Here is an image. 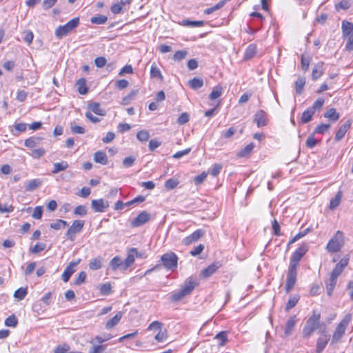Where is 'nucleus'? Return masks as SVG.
Returning <instances> with one entry per match:
<instances>
[{"instance_id":"f8f14e48","label":"nucleus","mask_w":353,"mask_h":353,"mask_svg":"<svg viewBox=\"0 0 353 353\" xmlns=\"http://www.w3.org/2000/svg\"><path fill=\"white\" fill-rule=\"evenodd\" d=\"M330 340V335L327 333V331L323 329L321 331V335L319 336L316 341V353H321L323 350L325 348L328 341Z\"/></svg>"},{"instance_id":"58836bf2","label":"nucleus","mask_w":353,"mask_h":353,"mask_svg":"<svg viewBox=\"0 0 353 353\" xmlns=\"http://www.w3.org/2000/svg\"><path fill=\"white\" fill-rule=\"evenodd\" d=\"M256 53V47L254 44H250L246 49L245 52V59H251Z\"/></svg>"},{"instance_id":"6e6552de","label":"nucleus","mask_w":353,"mask_h":353,"mask_svg":"<svg viewBox=\"0 0 353 353\" xmlns=\"http://www.w3.org/2000/svg\"><path fill=\"white\" fill-rule=\"evenodd\" d=\"M161 260L165 268L168 270L176 269L178 264V256L174 252H167L161 256Z\"/></svg>"},{"instance_id":"a19ab883","label":"nucleus","mask_w":353,"mask_h":353,"mask_svg":"<svg viewBox=\"0 0 353 353\" xmlns=\"http://www.w3.org/2000/svg\"><path fill=\"white\" fill-rule=\"evenodd\" d=\"M68 225L67 221L62 219H57L55 222L50 224V228L54 230H59Z\"/></svg>"},{"instance_id":"774afa93","label":"nucleus","mask_w":353,"mask_h":353,"mask_svg":"<svg viewBox=\"0 0 353 353\" xmlns=\"http://www.w3.org/2000/svg\"><path fill=\"white\" fill-rule=\"evenodd\" d=\"M70 347L68 345L63 344L59 345L54 350V353H67Z\"/></svg>"},{"instance_id":"f03ea898","label":"nucleus","mask_w":353,"mask_h":353,"mask_svg":"<svg viewBox=\"0 0 353 353\" xmlns=\"http://www.w3.org/2000/svg\"><path fill=\"white\" fill-rule=\"evenodd\" d=\"M324 323H321V314L316 310H313L312 315L308 318L303 328L302 334L305 339L310 338L313 333Z\"/></svg>"},{"instance_id":"052dcab7","label":"nucleus","mask_w":353,"mask_h":353,"mask_svg":"<svg viewBox=\"0 0 353 353\" xmlns=\"http://www.w3.org/2000/svg\"><path fill=\"white\" fill-rule=\"evenodd\" d=\"M221 169H222V165L221 164L216 163L210 169V174L212 176H216L220 173Z\"/></svg>"},{"instance_id":"c03bdc74","label":"nucleus","mask_w":353,"mask_h":353,"mask_svg":"<svg viewBox=\"0 0 353 353\" xmlns=\"http://www.w3.org/2000/svg\"><path fill=\"white\" fill-rule=\"evenodd\" d=\"M325 103V100L322 98H319L317 100H316L314 101V103H313L312 106L310 107V108L314 112H315L316 110H320L323 106V104Z\"/></svg>"},{"instance_id":"1a4fd4ad","label":"nucleus","mask_w":353,"mask_h":353,"mask_svg":"<svg viewBox=\"0 0 353 353\" xmlns=\"http://www.w3.org/2000/svg\"><path fill=\"white\" fill-rule=\"evenodd\" d=\"M297 268L295 265H289L286 284H285V290L287 292H289L294 286L296 281L297 276Z\"/></svg>"},{"instance_id":"de8ad7c7","label":"nucleus","mask_w":353,"mask_h":353,"mask_svg":"<svg viewBox=\"0 0 353 353\" xmlns=\"http://www.w3.org/2000/svg\"><path fill=\"white\" fill-rule=\"evenodd\" d=\"M215 339H219L221 341L219 344V346H223L228 341V336L226 332H220L215 336Z\"/></svg>"},{"instance_id":"680f3d73","label":"nucleus","mask_w":353,"mask_h":353,"mask_svg":"<svg viewBox=\"0 0 353 353\" xmlns=\"http://www.w3.org/2000/svg\"><path fill=\"white\" fill-rule=\"evenodd\" d=\"M114 85L118 89L123 90L128 86L129 82L125 79H120L117 80Z\"/></svg>"},{"instance_id":"a878e982","label":"nucleus","mask_w":353,"mask_h":353,"mask_svg":"<svg viewBox=\"0 0 353 353\" xmlns=\"http://www.w3.org/2000/svg\"><path fill=\"white\" fill-rule=\"evenodd\" d=\"M323 117L332 121H336L339 119L340 115L335 108H330L324 113Z\"/></svg>"},{"instance_id":"2eb2a0df","label":"nucleus","mask_w":353,"mask_h":353,"mask_svg":"<svg viewBox=\"0 0 353 353\" xmlns=\"http://www.w3.org/2000/svg\"><path fill=\"white\" fill-rule=\"evenodd\" d=\"M150 213L143 211L132 221V225L133 227H139L147 223L150 219Z\"/></svg>"},{"instance_id":"ddd939ff","label":"nucleus","mask_w":353,"mask_h":353,"mask_svg":"<svg viewBox=\"0 0 353 353\" xmlns=\"http://www.w3.org/2000/svg\"><path fill=\"white\" fill-rule=\"evenodd\" d=\"M205 234V231L201 229H198L192 233L190 235L186 236L183 239L182 243L185 245H191L200 239Z\"/></svg>"},{"instance_id":"9d476101","label":"nucleus","mask_w":353,"mask_h":353,"mask_svg":"<svg viewBox=\"0 0 353 353\" xmlns=\"http://www.w3.org/2000/svg\"><path fill=\"white\" fill-rule=\"evenodd\" d=\"M308 250L307 245L305 243L302 244L298 249H296L292 254L290 258V265H295L299 267V261L302 257L305 254Z\"/></svg>"},{"instance_id":"5fc2aeb1","label":"nucleus","mask_w":353,"mask_h":353,"mask_svg":"<svg viewBox=\"0 0 353 353\" xmlns=\"http://www.w3.org/2000/svg\"><path fill=\"white\" fill-rule=\"evenodd\" d=\"M46 153V151L43 148H37L32 150L31 156L34 159H39L43 157Z\"/></svg>"},{"instance_id":"423d86ee","label":"nucleus","mask_w":353,"mask_h":353,"mask_svg":"<svg viewBox=\"0 0 353 353\" xmlns=\"http://www.w3.org/2000/svg\"><path fill=\"white\" fill-rule=\"evenodd\" d=\"M79 21L80 19L79 17H74L65 25L59 26L55 30V36L58 39H61L68 35L79 25Z\"/></svg>"},{"instance_id":"72a5a7b5","label":"nucleus","mask_w":353,"mask_h":353,"mask_svg":"<svg viewBox=\"0 0 353 353\" xmlns=\"http://www.w3.org/2000/svg\"><path fill=\"white\" fill-rule=\"evenodd\" d=\"M305 84V79L304 77H299L295 82V89L297 94L302 93L304 85Z\"/></svg>"},{"instance_id":"a18cd8bd","label":"nucleus","mask_w":353,"mask_h":353,"mask_svg":"<svg viewBox=\"0 0 353 353\" xmlns=\"http://www.w3.org/2000/svg\"><path fill=\"white\" fill-rule=\"evenodd\" d=\"M77 85L78 86V91L81 94H85L88 92V88L84 79L79 80Z\"/></svg>"},{"instance_id":"f257e3e1","label":"nucleus","mask_w":353,"mask_h":353,"mask_svg":"<svg viewBox=\"0 0 353 353\" xmlns=\"http://www.w3.org/2000/svg\"><path fill=\"white\" fill-rule=\"evenodd\" d=\"M135 256L132 252V248L128 250L127 257L125 260H122L118 256L112 259V274L117 271L124 273L135 261Z\"/></svg>"},{"instance_id":"bb28decb","label":"nucleus","mask_w":353,"mask_h":353,"mask_svg":"<svg viewBox=\"0 0 353 353\" xmlns=\"http://www.w3.org/2000/svg\"><path fill=\"white\" fill-rule=\"evenodd\" d=\"M336 281H337L336 278L330 276L329 279L326 281V283H325L326 290H327V294L329 296H330L332 294V292H333L334 287L336 284Z\"/></svg>"},{"instance_id":"e433bc0d","label":"nucleus","mask_w":353,"mask_h":353,"mask_svg":"<svg viewBox=\"0 0 353 353\" xmlns=\"http://www.w3.org/2000/svg\"><path fill=\"white\" fill-rule=\"evenodd\" d=\"M223 88L221 85L215 86L210 94L211 100H215L222 94Z\"/></svg>"},{"instance_id":"9b49d317","label":"nucleus","mask_w":353,"mask_h":353,"mask_svg":"<svg viewBox=\"0 0 353 353\" xmlns=\"http://www.w3.org/2000/svg\"><path fill=\"white\" fill-rule=\"evenodd\" d=\"M84 221L81 220H75L72 225L68 230L65 235L68 239L73 241L75 239L76 234L80 232L83 228Z\"/></svg>"},{"instance_id":"603ef678","label":"nucleus","mask_w":353,"mask_h":353,"mask_svg":"<svg viewBox=\"0 0 353 353\" xmlns=\"http://www.w3.org/2000/svg\"><path fill=\"white\" fill-rule=\"evenodd\" d=\"M89 109L92 112L98 114V115H103V111L100 108V105L97 103H94L90 105Z\"/></svg>"},{"instance_id":"412c9836","label":"nucleus","mask_w":353,"mask_h":353,"mask_svg":"<svg viewBox=\"0 0 353 353\" xmlns=\"http://www.w3.org/2000/svg\"><path fill=\"white\" fill-rule=\"evenodd\" d=\"M42 138L40 137H31L25 140L24 145L27 148H33L40 143Z\"/></svg>"},{"instance_id":"c85d7f7f","label":"nucleus","mask_w":353,"mask_h":353,"mask_svg":"<svg viewBox=\"0 0 353 353\" xmlns=\"http://www.w3.org/2000/svg\"><path fill=\"white\" fill-rule=\"evenodd\" d=\"M254 147V145L252 143L247 145L244 148H243L238 152V157H245L249 156L251 154Z\"/></svg>"},{"instance_id":"6e6d98bb","label":"nucleus","mask_w":353,"mask_h":353,"mask_svg":"<svg viewBox=\"0 0 353 353\" xmlns=\"http://www.w3.org/2000/svg\"><path fill=\"white\" fill-rule=\"evenodd\" d=\"M236 132V128L234 127H231L228 129L226 131H223L221 132V136L225 139H229L232 137L234 133Z\"/></svg>"},{"instance_id":"7ed1b4c3","label":"nucleus","mask_w":353,"mask_h":353,"mask_svg":"<svg viewBox=\"0 0 353 353\" xmlns=\"http://www.w3.org/2000/svg\"><path fill=\"white\" fill-rule=\"evenodd\" d=\"M197 285L196 280L192 278H188L181 286L179 292H174L170 297V300L173 302H177L184 297L190 294L194 288Z\"/></svg>"},{"instance_id":"13d9d810","label":"nucleus","mask_w":353,"mask_h":353,"mask_svg":"<svg viewBox=\"0 0 353 353\" xmlns=\"http://www.w3.org/2000/svg\"><path fill=\"white\" fill-rule=\"evenodd\" d=\"M149 133L146 130H141L139 131L137 134V139L141 141H146L149 139Z\"/></svg>"},{"instance_id":"2f4dec72","label":"nucleus","mask_w":353,"mask_h":353,"mask_svg":"<svg viewBox=\"0 0 353 353\" xmlns=\"http://www.w3.org/2000/svg\"><path fill=\"white\" fill-rule=\"evenodd\" d=\"M103 259L101 257H97L92 260L89 263V268L91 270H97L102 267Z\"/></svg>"},{"instance_id":"09e8293b","label":"nucleus","mask_w":353,"mask_h":353,"mask_svg":"<svg viewBox=\"0 0 353 353\" xmlns=\"http://www.w3.org/2000/svg\"><path fill=\"white\" fill-rule=\"evenodd\" d=\"M150 74L152 77H158L160 79H163V76L160 70L156 66L154 63L151 66Z\"/></svg>"},{"instance_id":"338daca9","label":"nucleus","mask_w":353,"mask_h":353,"mask_svg":"<svg viewBox=\"0 0 353 353\" xmlns=\"http://www.w3.org/2000/svg\"><path fill=\"white\" fill-rule=\"evenodd\" d=\"M85 278H86V274L85 272H81L79 273L78 274V276L76 278L75 281H74V283L75 285H81V283H83L85 280Z\"/></svg>"},{"instance_id":"3c124183","label":"nucleus","mask_w":353,"mask_h":353,"mask_svg":"<svg viewBox=\"0 0 353 353\" xmlns=\"http://www.w3.org/2000/svg\"><path fill=\"white\" fill-rule=\"evenodd\" d=\"M108 20V18L104 15H99L91 18V22L95 24H103Z\"/></svg>"},{"instance_id":"cd10ccee","label":"nucleus","mask_w":353,"mask_h":353,"mask_svg":"<svg viewBox=\"0 0 353 353\" xmlns=\"http://www.w3.org/2000/svg\"><path fill=\"white\" fill-rule=\"evenodd\" d=\"M68 163L67 161H61L59 163H55L53 164V170H52V174H57L61 171H63L68 168Z\"/></svg>"},{"instance_id":"0e129e2a","label":"nucleus","mask_w":353,"mask_h":353,"mask_svg":"<svg viewBox=\"0 0 353 353\" xmlns=\"http://www.w3.org/2000/svg\"><path fill=\"white\" fill-rule=\"evenodd\" d=\"M162 323L159 321H155L150 324L148 327V330H154V331H160L161 330Z\"/></svg>"},{"instance_id":"0eeeda50","label":"nucleus","mask_w":353,"mask_h":353,"mask_svg":"<svg viewBox=\"0 0 353 353\" xmlns=\"http://www.w3.org/2000/svg\"><path fill=\"white\" fill-rule=\"evenodd\" d=\"M343 245V233L341 231H337L335 236L329 241L326 248L328 252L333 253L339 251Z\"/></svg>"},{"instance_id":"b1692460","label":"nucleus","mask_w":353,"mask_h":353,"mask_svg":"<svg viewBox=\"0 0 353 353\" xmlns=\"http://www.w3.org/2000/svg\"><path fill=\"white\" fill-rule=\"evenodd\" d=\"M323 63H318L316 64L313 69H312V77L313 80L318 79L323 72Z\"/></svg>"},{"instance_id":"ea45409f","label":"nucleus","mask_w":353,"mask_h":353,"mask_svg":"<svg viewBox=\"0 0 353 353\" xmlns=\"http://www.w3.org/2000/svg\"><path fill=\"white\" fill-rule=\"evenodd\" d=\"M46 248V244L44 243H38L34 246L31 247L30 248V252L32 254H37L43 250H44Z\"/></svg>"},{"instance_id":"4c0bfd02","label":"nucleus","mask_w":353,"mask_h":353,"mask_svg":"<svg viewBox=\"0 0 353 353\" xmlns=\"http://www.w3.org/2000/svg\"><path fill=\"white\" fill-rule=\"evenodd\" d=\"M179 182L177 179L171 178V179H168L165 182V188L168 190H171L176 188L177 187V185H179Z\"/></svg>"},{"instance_id":"f3484780","label":"nucleus","mask_w":353,"mask_h":353,"mask_svg":"<svg viewBox=\"0 0 353 353\" xmlns=\"http://www.w3.org/2000/svg\"><path fill=\"white\" fill-rule=\"evenodd\" d=\"M91 205L92 209L98 212H103L109 206L108 202H105L103 199L92 200Z\"/></svg>"},{"instance_id":"4be33fe9","label":"nucleus","mask_w":353,"mask_h":353,"mask_svg":"<svg viewBox=\"0 0 353 353\" xmlns=\"http://www.w3.org/2000/svg\"><path fill=\"white\" fill-rule=\"evenodd\" d=\"M342 31L343 34L345 37H349L350 35H353V23L347 21H343L342 22Z\"/></svg>"},{"instance_id":"5701e85b","label":"nucleus","mask_w":353,"mask_h":353,"mask_svg":"<svg viewBox=\"0 0 353 353\" xmlns=\"http://www.w3.org/2000/svg\"><path fill=\"white\" fill-rule=\"evenodd\" d=\"M94 160L95 162L99 163L102 165H106L108 163V159L106 154L101 151L95 152Z\"/></svg>"},{"instance_id":"c9c22d12","label":"nucleus","mask_w":353,"mask_h":353,"mask_svg":"<svg viewBox=\"0 0 353 353\" xmlns=\"http://www.w3.org/2000/svg\"><path fill=\"white\" fill-rule=\"evenodd\" d=\"M189 85L192 88V89H199L200 88H201L203 85V79H199V78H193L192 79L190 80L189 82Z\"/></svg>"},{"instance_id":"f704fd0d","label":"nucleus","mask_w":353,"mask_h":353,"mask_svg":"<svg viewBox=\"0 0 353 353\" xmlns=\"http://www.w3.org/2000/svg\"><path fill=\"white\" fill-rule=\"evenodd\" d=\"M299 300V295L290 296L289 298L288 303H286L285 310L289 311L290 310L293 308L297 304Z\"/></svg>"},{"instance_id":"393cba45","label":"nucleus","mask_w":353,"mask_h":353,"mask_svg":"<svg viewBox=\"0 0 353 353\" xmlns=\"http://www.w3.org/2000/svg\"><path fill=\"white\" fill-rule=\"evenodd\" d=\"M41 185V180L36 179L27 182L26 183L25 188L26 191L32 192L38 188Z\"/></svg>"},{"instance_id":"bf43d9fd","label":"nucleus","mask_w":353,"mask_h":353,"mask_svg":"<svg viewBox=\"0 0 353 353\" xmlns=\"http://www.w3.org/2000/svg\"><path fill=\"white\" fill-rule=\"evenodd\" d=\"M190 116L187 112L182 113L177 119V123L183 125L189 121Z\"/></svg>"},{"instance_id":"39448f33","label":"nucleus","mask_w":353,"mask_h":353,"mask_svg":"<svg viewBox=\"0 0 353 353\" xmlns=\"http://www.w3.org/2000/svg\"><path fill=\"white\" fill-rule=\"evenodd\" d=\"M110 339V334H102L96 336L92 341V346L88 353H102L107 347V345L103 344Z\"/></svg>"},{"instance_id":"dca6fc26","label":"nucleus","mask_w":353,"mask_h":353,"mask_svg":"<svg viewBox=\"0 0 353 353\" xmlns=\"http://www.w3.org/2000/svg\"><path fill=\"white\" fill-rule=\"evenodd\" d=\"M254 121L256 123L259 128L266 125L268 121L266 113L262 110L257 111L254 115Z\"/></svg>"},{"instance_id":"6ab92c4d","label":"nucleus","mask_w":353,"mask_h":353,"mask_svg":"<svg viewBox=\"0 0 353 353\" xmlns=\"http://www.w3.org/2000/svg\"><path fill=\"white\" fill-rule=\"evenodd\" d=\"M297 320L296 316H290L286 322L285 327V336H288L292 334V331L296 324Z\"/></svg>"},{"instance_id":"49530a36","label":"nucleus","mask_w":353,"mask_h":353,"mask_svg":"<svg viewBox=\"0 0 353 353\" xmlns=\"http://www.w3.org/2000/svg\"><path fill=\"white\" fill-rule=\"evenodd\" d=\"M330 128V124L322 123L319 125L314 130V134H324Z\"/></svg>"},{"instance_id":"4468645a","label":"nucleus","mask_w":353,"mask_h":353,"mask_svg":"<svg viewBox=\"0 0 353 353\" xmlns=\"http://www.w3.org/2000/svg\"><path fill=\"white\" fill-rule=\"evenodd\" d=\"M80 259L76 262H70L65 268L61 279L64 282H68L70 280L72 274L75 272V267L79 263Z\"/></svg>"},{"instance_id":"79ce46f5","label":"nucleus","mask_w":353,"mask_h":353,"mask_svg":"<svg viewBox=\"0 0 353 353\" xmlns=\"http://www.w3.org/2000/svg\"><path fill=\"white\" fill-rule=\"evenodd\" d=\"M18 321L15 315L12 314L9 316L5 320V325L8 327H16L17 325Z\"/></svg>"},{"instance_id":"37998d69","label":"nucleus","mask_w":353,"mask_h":353,"mask_svg":"<svg viewBox=\"0 0 353 353\" xmlns=\"http://www.w3.org/2000/svg\"><path fill=\"white\" fill-rule=\"evenodd\" d=\"M188 55L187 50H178L173 55V59L176 61H180L184 59Z\"/></svg>"},{"instance_id":"20e7f679","label":"nucleus","mask_w":353,"mask_h":353,"mask_svg":"<svg viewBox=\"0 0 353 353\" xmlns=\"http://www.w3.org/2000/svg\"><path fill=\"white\" fill-rule=\"evenodd\" d=\"M351 320L352 315L350 314H347L337 325L332 336L331 345L338 343L341 341Z\"/></svg>"},{"instance_id":"473e14b6","label":"nucleus","mask_w":353,"mask_h":353,"mask_svg":"<svg viewBox=\"0 0 353 353\" xmlns=\"http://www.w3.org/2000/svg\"><path fill=\"white\" fill-rule=\"evenodd\" d=\"M314 114V112L310 108L305 110L301 117L302 123H307L310 122L312 120Z\"/></svg>"},{"instance_id":"8fccbe9b","label":"nucleus","mask_w":353,"mask_h":353,"mask_svg":"<svg viewBox=\"0 0 353 353\" xmlns=\"http://www.w3.org/2000/svg\"><path fill=\"white\" fill-rule=\"evenodd\" d=\"M350 6L351 3L348 0H342L339 3H337L335 7L336 10H339V9L346 10L350 8Z\"/></svg>"},{"instance_id":"a211bd4d","label":"nucleus","mask_w":353,"mask_h":353,"mask_svg":"<svg viewBox=\"0 0 353 353\" xmlns=\"http://www.w3.org/2000/svg\"><path fill=\"white\" fill-rule=\"evenodd\" d=\"M352 125V121L350 120H347L346 122H345L343 125H341L338 131L336 132V136H335V140L336 141H340L342 139L348 129L350 128Z\"/></svg>"},{"instance_id":"864d4df0","label":"nucleus","mask_w":353,"mask_h":353,"mask_svg":"<svg viewBox=\"0 0 353 353\" xmlns=\"http://www.w3.org/2000/svg\"><path fill=\"white\" fill-rule=\"evenodd\" d=\"M203 21H190V20H184L183 25L186 26L191 27H201L203 25Z\"/></svg>"},{"instance_id":"69168bd1","label":"nucleus","mask_w":353,"mask_h":353,"mask_svg":"<svg viewBox=\"0 0 353 353\" xmlns=\"http://www.w3.org/2000/svg\"><path fill=\"white\" fill-rule=\"evenodd\" d=\"M94 63L98 68H103L107 63V60L103 57H99L94 59Z\"/></svg>"},{"instance_id":"aec40b11","label":"nucleus","mask_w":353,"mask_h":353,"mask_svg":"<svg viewBox=\"0 0 353 353\" xmlns=\"http://www.w3.org/2000/svg\"><path fill=\"white\" fill-rule=\"evenodd\" d=\"M219 268V265L218 263H214L209 266H208L206 268L202 270L201 275L205 277L208 278L212 274H213Z\"/></svg>"},{"instance_id":"c756f323","label":"nucleus","mask_w":353,"mask_h":353,"mask_svg":"<svg viewBox=\"0 0 353 353\" xmlns=\"http://www.w3.org/2000/svg\"><path fill=\"white\" fill-rule=\"evenodd\" d=\"M341 197H342V192H341V191H339L337 192V194H336L335 197L330 200V208L331 210H334L339 205L341 200Z\"/></svg>"},{"instance_id":"e2e57ef3","label":"nucleus","mask_w":353,"mask_h":353,"mask_svg":"<svg viewBox=\"0 0 353 353\" xmlns=\"http://www.w3.org/2000/svg\"><path fill=\"white\" fill-rule=\"evenodd\" d=\"M43 209L41 206H37L32 214V216L36 219H41L42 217Z\"/></svg>"},{"instance_id":"7c9ffc66","label":"nucleus","mask_w":353,"mask_h":353,"mask_svg":"<svg viewBox=\"0 0 353 353\" xmlns=\"http://www.w3.org/2000/svg\"><path fill=\"white\" fill-rule=\"evenodd\" d=\"M28 294V288H20L17 290L14 293V297L18 301L24 299Z\"/></svg>"},{"instance_id":"4d7b16f0","label":"nucleus","mask_w":353,"mask_h":353,"mask_svg":"<svg viewBox=\"0 0 353 353\" xmlns=\"http://www.w3.org/2000/svg\"><path fill=\"white\" fill-rule=\"evenodd\" d=\"M310 60L309 57H306L305 54H303L301 57V67L304 71H307L309 68Z\"/></svg>"}]
</instances>
